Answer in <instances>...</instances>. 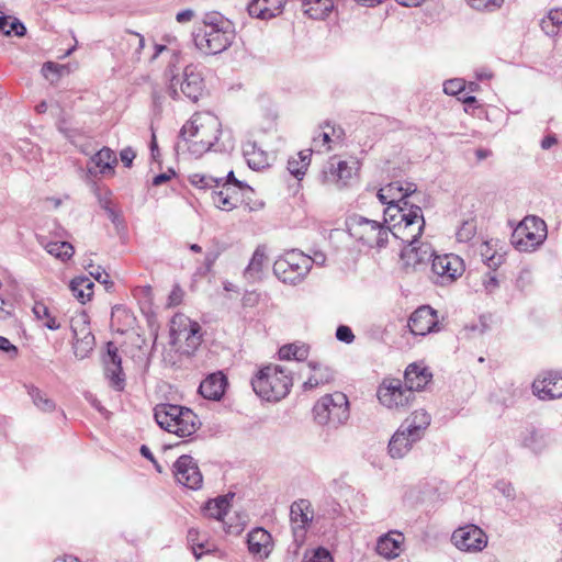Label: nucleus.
Listing matches in <instances>:
<instances>
[{
  "mask_svg": "<svg viewBox=\"0 0 562 562\" xmlns=\"http://www.w3.org/2000/svg\"><path fill=\"white\" fill-rule=\"evenodd\" d=\"M304 14L314 20H324L334 9V0H300Z\"/></svg>",
  "mask_w": 562,
  "mask_h": 562,
  "instance_id": "473e14b6",
  "label": "nucleus"
},
{
  "mask_svg": "<svg viewBox=\"0 0 562 562\" xmlns=\"http://www.w3.org/2000/svg\"><path fill=\"white\" fill-rule=\"evenodd\" d=\"M117 164L116 156L109 147L101 148L94 156L91 157L88 171L91 175L95 173V169H99L100 173H105L108 170H113V167Z\"/></svg>",
  "mask_w": 562,
  "mask_h": 562,
  "instance_id": "7c9ffc66",
  "label": "nucleus"
},
{
  "mask_svg": "<svg viewBox=\"0 0 562 562\" xmlns=\"http://www.w3.org/2000/svg\"><path fill=\"white\" fill-rule=\"evenodd\" d=\"M26 33V27L24 24L18 20L13 19V21L9 24V29L5 30L4 35L10 36L11 34H14L19 37L24 36Z\"/></svg>",
  "mask_w": 562,
  "mask_h": 562,
  "instance_id": "6e6d98bb",
  "label": "nucleus"
},
{
  "mask_svg": "<svg viewBox=\"0 0 562 562\" xmlns=\"http://www.w3.org/2000/svg\"><path fill=\"white\" fill-rule=\"evenodd\" d=\"M434 282L446 285L456 281L464 271L463 260L453 254L434 256L431 259Z\"/></svg>",
  "mask_w": 562,
  "mask_h": 562,
  "instance_id": "f8f14e48",
  "label": "nucleus"
},
{
  "mask_svg": "<svg viewBox=\"0 0 562 562\" xmlns=\"http://www.w3.org/2000/svg\"><path fill=\"white\" fill-rule=\"evenodd\" d=\"M90 276L93 277L98 282L106 284L109 283V274L100 266L94 267L90 265Z\"/></svg>",
  "mask_w": 562,
  "mask_h": 562,
  "instance_id": "e2e57ef3",
  "label": "nucleus"
},
{
  "mask_svg": "<svg viewBox=\"0 0 562 562\" xmlns=\"http://www.w3.org/2000/svg\"><path fill=\"white\" fill-rule=\"evenodd\" d=\"M27 393L31 396L34 405L43 412H53L56 407L53 400L46 396L38 387H27Z\"/></svg>",
  "mask_w": 562,
  "mask_h": 562,
  "instance_id": "37998d69",
  "label": "nucleus"
},
{
  "mask_svg": "<svg viewBox=\"0 0 562 562\" xmlns=\"http://www.w3.org/2000/svg\"><path fill=\"white\" fill-rule=\"evenodd\" d=\"M101 206L102 209L106 212V215L108 217L110 218V221L116 226L119 227L120 225L123 224V220L121 217V214L119 212H116L112 206H111V202L109 200H102L101 201Z\"/></svg>",
  "mask_w": 562,
  "mask_h": 562,
  "instance_id": "864d4df0",
  "label": "nucleus"
},
{
  "mask_svg": "<svg viewBox=\"0 0 562 562\" xmlns=\"http://www.w3.org/2000/svg\"><path fill=\"white\" fill-rule=\"evenodd\" d=\"M265 261H266L265 250L262 248L258 247L255 250L249 265L245 269V272H244L245 278L250 281L259 280Z\"/></svg>",
  "mask_w": 562,
  "mask_h": 562,
  "instance_id": "58836bf2",
  "label": "nucleus"
},
{
  "mask_svg": "<svg viewBox=\"0 0 562 562\" xmlns=\"http://www.w3.org/2000/svg\"><path fill=\"white\" fill-rule=\"evenodd\" d=\"M495 487L497 488V491L499 493H502V495L508 499H514L515 498V488L514 486L512 485V483L509 482H506V481H498L495 485Z\"/></svg>",
  "mask_w": 562,
  "mask_h": 562,
  "instance_id": "bf43d9fd",
  "label": "nucleus"
},
{
  "mask_svg": "<svg viewBox=\"0 0 562 562\" xmlns=\"http://www.w3.org/2000/svg\"><path fill=\"white\" fill-rule=\"evenodd\" d=\"M431 422L430 415L425 409H416L401 424L408 436L422 439Z\"/></svg>",
  "mask_w": 562,
  "mask_h": 562,
  "instance_id": "393cba45",
  "label": "nucleus"
},
{
  "mask_svg": "<svg viewBox=\"0 0 562 562\" xmlns=\"http://www.w3.org/2000/svg\"><path fill=\"white\" fill-rule=\"evenodd\" d=\"M532 391L542 401L562 397V373L546 372L533 381Z\"/></svg>",
  "mask_w": 562,
  "mask_h": 562,
  "instance_id": "a211bd4d",
  "label": "nucleus"
},
{
  "mask_svg": "<svg viewBox=\"0 0 562 562\" xmlns=\"http://www.w3.org/2000/svg\"><path fill=\"white\" fill-rule=\"evenodd\" d=\"M154 417L160 428L178 437H189L201 426L192 409L175 404H158L154 409Z\"/></svg>",
  "mask_w": 562,
  "mask_h": 562,
  "instance_id": "39448f33",
  "label": "nucleus"
},
{
  "mask_svg": "<svg viewBox=\"0 0 562 562\" xmlns=\"http://www.w3.org/2000/svg\"><path fill=\"white\" fill-rule=\"evenodd\" d=\"M336 338L339 341H342L346 344H351L355 340V335H353L352 330L350 329V327H348L346 325H340V326H338V328L336 330Z\"/></svg>",
  "mask_w": 562,
  "mask_h": 562,
  "instance_id": "4d7b16f0",
  "label": "nucleus"
},
{
  "mask_svg": "<svg viewBox=\"0 0 562 562\" xmlns=\"http://www.w3.org/2000/svg\"><path fill=\"white\" fill-rule=\"evenodd\" d=\"M220 191L212 192L213 204L222 211H232L241 201L237 195H231V186H223Z\"/></svg>",
  "mask_w": 562,
  "mask_h": 562,
  "instance_id": "f704fd0d",
  "label": "nucleus"
},
{
  "mask_svg": "<svg viewBox=\"0 0 562 562\" xmlns=\"http://www.w3.org/2000/svg\"><path fill=\"white\" fill-rule=\"evenodd\" d=\"M223 186H234L239 187L240 189L246 188L247 192H252V189L248 187L247 184L243 183L241 181L237 180L234 176V171L229 170L226 175V177H223V181L221 182L220 187Z\"/></svg>",
  "mask_w": 562,
  "mask_h": 562,
  "instance_id": "13d9d810",
  "label": "nucleus"
},
{
  "mask_svg": "<svg viewBox=\"0 0 562 562\" xmlns=\"http://www.w3.org/2000/svg\"><path fill=\"white\" fill-rule=\"evenodd\" d=\"M285 0H251L248 12L251 16L268 20L281 13Z\"/></svg>",
  "mask_w": 562,
  "mask_h": 562,
  "instance_id": "bb28decb",
  "label": "nucleus"
},
{
  "mask_svg": "<svg viewBox=\"0 0 562 562\" xmlns=\"http://www.w3.org/2000/svg\"><path fill=\"white\" fill-rule=\"evenodd\" d=\"M480 254L483 262L492 269L498 268L503 263V255L497 254L491 244V241H484L481 244Z\"/></svg>",
  "mask_w": 562,
  "mask_h": 562,
  "instance_id": "79ce46f5",
  "label": "nucleus"
},
{
  "mask_svg": "<svg viewBox=\"0 0 562 562\" xmlns=\"http://www.w3.org/2000/svg\"><path fill=\"white\" fill-rule=\"evenodd\" d=\"M121 357L117 353V348L113 342L108 344V352L104 357L105 375L110 380L111 385L121 391L124 387L123 370L121 366Z\"/></svg>",
  "mask_w": 562,
  "mask_h": 562,
  "instance_id": "412c9836",
  "label": "nucleus"
},
{
  "mask_svg": "<svg viewBox=\"0 0 562 562\" xmlns=\"http://www.w3.org/2000/svg\"><path fill=\"white\" fill-rule=\"evenodd\" d=\"M476 234V223L474 220L463 221L458 228L456 236L460 243L470 241Z\"/></svg>",
  "mask_w": 562,
  "mask_h": 562,
  "instance_id": "09e8293b",
  "label": "nucleus"
},
{
  "mask_svg": "<svg viewBox=\"0 0 562 562\" xmlns=\"http://www.w3.org/2000/svg\"><path fill=\"white\" fill-rule=\"evenodd\" d=\"M464 88H465L464 80L459 79V78L447 80L443 83V91L446 94H449V95H457V94L461 93L464 90Z\"/></svg>",
  "mask_w": 562,
  "mask_h": 562,
  "instance_id": "603ef678",
  "label": "nucleus"
},
{
  "mask_svg": "<svg viewBox=\"0 0 562 562\" xmlns=\"http://www.w3.org/2000/svg\"><path fill=\"white\" fill-rule=\"evenodd\" d=\"M202 342V328L198 322L177 314L170 322V344L181 355L191 356Z\"/></svg>",
  "mask_w": 562,
  "mask_h": 562,
  "instance_id": "0eeeda50",
  "label": "nucleus"
},
{
  "mask_svg": "<svg viewBox=\"0 0 562 562\" xmlns=\"http://www.w3.org/2000/svg\"><path fill=\"white\" fill-rule=\"evenodd\" d=\"M304 562H334L333 561V558L330 555V553L328 552V550L324 549V548H318L313 557L307 560V561H304Z\"/></svg>",
  "mask_w": 562,
  "mask_h": 562,
  "instance_id": "680f3d73",
  "label": "nucleus"
},
{
  "mask_svg": "<svg viewBox=\"0 0 562 562\" xmlns=\"http://www.w3.org/2000/svg\"><path fill=\"white\" fill-rule=\"evenodd\" d=\"M308 367L313 373L303 383L304 391L313 390L319 385L327 384L334 380V371L318 362H310Z\"/></svg>",
  "mask_w": 562,
  "mask_h": 562,
  "instance_id": "c85d7f7f",
  "label": "nucleus"
},
{
  "mask_svg": "<svg viewBox=\"0 0 562 562\" xmlns=\"http://www.w3.org/2000/svg\"><path fill=\"white\" fill-rule=\"evenodd\" d=\"M405 244L406 246L401 252V259L406 269L422 270L435 256L431 246L427 243H418V238Z\"/></svg>",
  "mask_w": 562,
  "mask_h": 562,
  "instance_id": "dca6fc26",
  "label": "nucleus"
},
{
  "mask_svg": "<svg viewBox=\"0 0 562 562\" xmlns=\"http://www.w3.org/2000/svg\"><path fill=\"white\" fill-rule=\"evenodd\" d=\"M249 552L259 559H266L272 552L273 542L271 535L263 528H255L248 533Z\"/></svg>",
  "mask_w": 562,
  "mask_h": 562,
  "instance_id": "4be33fe9",
  "label": "nucleus"
},
{
  "mask_svg": "<svg viewBox=\"0 0 562 562\" xmlns=\"http://www.w3.org/2000/svg\"><path fill=\"white\" fill-rule=\"evenodd\" d=\"M244 156L248 166L254 170H260L269 166L270 156L254 142H247L243 146Z\"/></svg>",
  "mask_w": 562,
  "mask_h": 562,
  "instance_id": "c756f323",
  "label": "nucleus"
},
{
  "mask_svg": "<svg viewBox=\"0 0 562 562\" xmlns=\"http://www.w3.org/2000/svg\"><path fill=\"white\" fill-rule=\"evenodd\" d=\"M357 162H352L350 165L348 161L340 160L337 162L336 168L331 171V175L336 178V181L340 186H346L348 180L351 179L353 171H355V165Z\"/></svg>",
  "mask_w": 562,
  "mask_h": 562,
  "instance_id": "49530a36",
  "label": "nucleus"
},
{
  "mask_svg": "<svg viewBox=\"0 0 562 562\" xmlns=\"http://www.w3.org/2000/svg\"><path fill=\"white\" fill-rule=\"evenodd\" d=\"M42 245L49 255L61 261L70 259L75 254L74 246L68 241H48Z\"/></svg>",
  "mask_w": 562,
  "mask_h": 562,
  "instance_id": "ea45409f",
  "label": "nucleus"
},
{
  "mask_svg": "<svg viewBox=\"0 0 562 562\" xmlns=\"http://www.w3.org/2000/svg\"><path fill=\"white\" fill-rule=\"evenodd\" d=\"M260 294L256 291L246 292L243 296V305L254 307L259 303Z\"/></svg>",
  "mask_w": 562,
  "mask_h": 562,
  "instance_id": "0e129e2a",
  "label": "nucleus"
},
{
  "mask_svg": "<svg viewBox=\"0 0 562 562\" xmlns=\"http://www.w3.org/2000/svg\"><path fill=\"white\" fill-rule=\"evenodd\" d=\"M195 47L204 55H216L226 50L235 38L234 24L218 12L204 14L201 24L193 31Z\"/></svg>",
  "mask_w": 562,
  "mask_h": 562,
  "instance_id": "f03ea898",
  "label": "nucleus"
},
{
  "mask_svg": "<svg viewBox=\"0 0 562 562\" xmlns=\"http://www.w3.org/2000/svg\"><path fill=\"white\" fill-rule=\"evenodd\" d=\"M0 351L7 353L10 359H15L19 355L18 347L3 336H0Z\"/></svg>",
  "mask_w": 562,
  "mask_h": 562,
  "instance_id": "5fc2aeb1",
  "label": "nucleus"
},
{
  "mask_svg": "<svg viewBox=\"0 0 562 562\" xmlns=\"http://www.w3.org/2000/svg\"><path fill=\"white\" fill-rule=\"evenodd\" d=\"M477 11H495L503 5L504 0H467Z\"/></svg>",
  "mask_w": 562,
  "mask_h": 562,
  "instance_id": "3c124183",
  "label": "nucleus"
},
{
  "mask_svg": "<svg viewBox=\"0 0 562 562\" xmlns=\"http://www.w3.org/2000/svg\"><path fill=\"white\" fill-rule=\"evenodd\" d=\"M412 334L425 336L440 330L438 313L429 305H423L414 311L408 319Z\"/></svg>",
  "mask_w": 562,
  "mask_h": 562,
  "instance_id": "f3484780",
  "label": "nucleus"
},
{
  "mask_svg": "<svg viewBox=\"0 0 562 562\" xmlns=\"http://www.w3.org/2000/svg\"><path fill=\"white\" fill-rule=\"evenodd\" d=\"M288 170L296 178H300L305 173V169L302 168V165H300L299 160L296 158H291L288 161Z\"/></svg>",
  "mask_w": 562,
  "mask_h": 562,
  "instance_id": "69168bd1",
  "label": "nucleus"
},
{
  "mask_svg": "<svg viewBox=\"0 0 562 562\" xmlns=\"http://www.w3.org/2000/svg\"><path fill=\"white\" fill-rule=\"evenodd\" d=\"M173 475L176 481L191 490L202 486V473L191 456L182 454L173 463Z\"/></svg>",
  "mask_w": 562,
  "mask_h": 562,
  "instance_id": "2eb2a0df",
  "label": "nucleus"
},
{
  "mask_svg": "<svg viewBox=\"0 0 562 562\" xmlns=\"http://www.w3.org/2000/svg\"><path fill=\"white\" fill-rule=\"evenodd\" d=\"M407 390L414 394V391L423 390L432 379L431 372L417 363L409 364L404 373Z\"/></svg>",
  "mask_w": 562,
  "mask_h": 562,
  "instance_id": "b1692460",
  "label": "nucleus"
},
{
  "mask_svg": "<svg viewBox=\"0 0 562 562\" xmlns=\"http://www.w3.org/2000/svg\"><path fill=\"white\" fill-rule=\"evenodd\" d=\"M347 228L352 238L369 248L385 247L391 235L389 226L361 215L349 217Z\"/></svg>",
  "mask_w": 562,
  "mask_h": 562,
  "instance_id": "6e6552de",
  "label": "nucleus"
},
{
  "mask_svg": "<svg viewBox=\"0 0 562 562\" xmlns=\"http://www.w3.org/2000/svg\"><path fill=\"white\" fill-rule=\"evenodd\" d=\"M413 397L411 390L398 379H385L378 389L380 403L390 409L406 407Z\"/></svg>",
  "mask_w": 562,
  "mask_h": 562,
  "instance_id": "ddd939ff",
  "label": "nucleus"
},
{
  "mask_svg": "<svg viewBox=\"0 0 562 562\" xmlns=\"http://www.w3.org/2000/svg\"><path fill=\"white\" fill-rule=\"evenodd\" d=\"M229 502L226 496H220L206 503L204 507L205 515L224 521L225 516L228 515Z\"/></svg>",
  "mask_w": 562,
  "mask_h": 562,
  "instance_id": "4c0bfd02",
  "label": "nucleus"
},
{
  "mask_svg": "<svg viewBox=\"0 0 562 562\" xmlns=\"http://www.w3.org/2000/svg\"><path fill=\"white\" fill-rule=\"evenodd\" d=\"M165 77L168 81V93L173 100H178L180 97L178 86L184 97L193 102L202 95L204 80L198 66L188 65L180 75L176 72L173 65H169L165 71Z\"/></svg>",
  "mask_w": 562,
  "mask_h": 562,
  "instance_id": "423d86ee",
  "label": "nucleus"
},
{
  "mask_svg": "<svg viewBox=\"0 0 562 562\" xmlns=\"http://www.w3.org/2000/svg\"><path fill=\"white\" fill-rule=\"evenodd\" d=\"M293 385L290 370L279 364H267L259 369L251 379L255 393L268 402H278L284 398Z\"/></svg>",
  "mask_w": 562,
  "mask_h": 562,
  "instance_id": "20e7f679",
  "label": "nucleus"
},
{
  "mask_svg": "<svg viewBox=\"0 0 562 562\" xmlns=\"http://www.w3.org/2000/svg\"><path fill=\"white\" fill-rule=\"evenodd\" d=\"M195 16V12L192 9H186L176 14V21L178 23H189Z\"/></svg>",
  "mask_w": 562,
  "mask_h": 562,
  "instance_id": "774afa93",
  "label": "nucleus"
},
{
  "mask_svg": "<svg viewBox=\"0 0 562 562\" xmlns=\"http://www.w3.org/2000/svg\"><path fill=\"white\" fill-rule=\"evenodd\" d=\"M70 328L72 331L74 340L94 338L88 316L85 313H80L70 319Z\"/></svg>",
  "mask_w": 562,
  "mask_h": 562,
  "instance_id": "e433bc0d",
  "label": "nucleus"
},
{
  "mask_svg": "<svg viewBox=\"0 0 562 562\" xmlns=\"http://www.w3.org/2000/svg\"><path fill=\"white\" fill-rule=\"evenodd\" d=\"M151 104L154 114L157 116L160 115L162 112L164 95L157 89H154L151 92Z\"/></svg>",
  "mask_w": 562,
  "mask_h": 562,
  "instance_id": "052dcab7",
  "label": "nucleus"
},
{
  "mask_svg": "<svg viewBox=\"0 0 562 562\" xmlns=\"http://www.w3.org/2000/svg\"><path fill=\"white\" fill-rule=\"evenodd\" d=\"M278 353L281 360L295 359L302 361L307 357V348L305 346L290 344L282 346Z\"/></svg>",
  "mask_w": 562,
  "mask_h": 562,
  "instance_id": "a18cd8bd",
  "label": "nucleus"
},
{
  "mask_svg": "<svg viewBox=\"0 0 562 562\" xmlns=\"http://www.w3.org/2000/svg\"><path fill=\"white\" fill-rule=\"evenodd\" d=\"M190 183L199 189L220 188L223 181V176H211L200 172H194L189 176Z\"/></svg>",
  "mask_w": 562,
  "mask_h": 562,
  "instance_id": "a19ab883",
  "label": "nucleus"
},
{
  "mask_svg": "<svg viewBox=\"0 0 562 562\" xmlns=\"http://www.w3.org/2000/svg\"><path fill=\"white\" fill-rule=\"evenodd\" d=\"M384 222H394L389 226L390 233L402 243H412L419 238L425 227L422 209L409 201L387 205L384 211Z\"/></svg>",
  "mask_w": 562,
  "mask_h": 562,
  "instance_id": "7ed1b4c3",
  "label": "nucleus"
},
{
  "mask_svg": "<svg viewBox=\"0 0 562 562\" xmlns=\"http://www.w3.org/2000/svg\"><path fill=\"white\" fill-rule=\"evenodd\" d=\"M390 202L402 203L408 201V198L416 192L417 187L413 182L402 183L401 181H394L384 187Z\"/></svg>",
  "mask_w": 562,
  "mask_h": 562,
  "instance_id": "72a5a7b5",
  "label": "nucleus"
},
{
  "mask_svg": "<svg viewBox=\"0 0 562 562\" xmlns=\"http://www.w3.org/2000/svg\"><path fill=\"white\" fill-rule=\"evenodd\" d=\"M547 235L546 222L538 216L528 215L514 229L512 244L519 251L530 252L543 244Z\"/></svg>",
  "mask_w": 562,
  "mask_h": 562,
  "instance_id": "9b49d317",
  "label": "nucleus"
},
{
  "mask_svg": "<svg viewBox=\"0 0 562 562\" xmlns=\"http://www.w3.org/2000/svg\"><path fill=\"white\" fill-rule=\"evenodd\" d=\"M313 412L319 425L337 428L346 424L350 417L348 397L341 392L326 394L317 401Z\"/></svg>",
  "mask_w": 562,
  "mask_h": 562,
  "instance_id": "1a4fd4ad",
  "label": "nucleus"
},
{
  "mask_svg": "<svg viewBox=\"0 0 562 562\" xmlns=\"http://www.w3.org/2000/svg\"><path fill=\"white\" fill-rule=\"evenodd\" d=\"M94 347V338L78 339L74 341L72 349L75 357L79 360L86 359Z\"/></svg>",
  "mask_w": 562,
  "mask_h": 562,
  "instance_id": "8fccbe9b",
  "label": "nucleus"
},
{
  "mask_svg": "<svg viewBox=\"0 0 562 562\" xmlns=\"http://www.w3.org/2000/svg\"><path fill=\"white\" fill-rule=\"evenodd\" d=\"M519 441L522 448L539 456L549 450L555 440L550 432L532 427L520 434Z\"/></svg>",
  "mask_w": 562,
  "mask_h": 562,
  "instance_id": "6ab92c4d",
  "label": "nucleus"
},
{
  "mask_svg": "<svg viewBox=\"0 0 562 562\" xmlns=\"http://www.w3.org/2000/svg\"><path fill=\"white\" fill-rule=\"evenodd\" d=\"M562 24V10L552 9L541 21V27L547 34H554L555 27Z\"/></svg>",
  "mask_w": 562,
  "mask_h": 562,
  "instance_id": "de8ad7c7",
  "label": "nucleus"
},
{
  "mask_svg": "<svg viewBox=\"0 0 562 562\" xmlns=\"http://www.w3.org/2000/svg\"><path fill=\"white\" fill-rule=\"evenodd\" d=\"M33 313L37 319L44 321V326L48 329L56 330L60 324L50 315L48 307L41 302H36L33 306Z\"/></svg>",
  "mask_w": 562,
  "mask_h": 562,
  "instance_id": "c03bdc74",
  "label": "nucleus"
},
{
  "mask_svg": "<svg viewBox=\"0 0 562 562\" xmlns=\"http://www.w3.org/2000/svg\"><path fill=\"white\" fill-rule=\"evenodd\" d=\"M188 543L194 554L195 559H201L203 554L218 552V557L222 558L224 554L218 551L213 542H211L205 533L200 532L196 528H190L188 530Z\"/></svg>",
  "mask_w": 562,
  "mask_h": 562,
  "instance_id": "a878e982",
  "label": "nucleus"
},
{
  "mask_svg": "<svg viewBox=\"0 0 562 562\" xmlns=\"http://www.w3.org/2000/svg\"><path fill=\"white\" fill-rule=\"evenodd\" d=\"M419 440V438L408 436V432L400 426L390 439L389 453L394 459H401L406 456Z\"/></svg>",
  "mask_w": 562,
  "mask_h": 562,
  "instance_id": "5701e85b",
  "label": "nucleus"
},
{
  "mask_svg": "<svg viewBox=\"0 0 562 562\" xmlns=\"http://www.w3.org/2000/svg\"><path fill=\"white\" fill-rule=\"evenodd\" d=\"M93 286V282L88 277H78L70 282L74 296L82 304L91 299Z\"/></svg>",
  "mask_w": 562,
  "mask_h": 562,
  "instance_id": "c9c22d12",
  "label": "nucleus"
},
{
  "mask_svg": "<svg viewBox=\"0 0 562 562\" xmlns=\"http://www.w3.org/2000/svg\"><path fill=\"white\" fill-rule=\"evenodd\" d=\"M403 541V535L391 532L380 537L376 543V552L387 559L396 558L400 554V546Z\"/></svg>",
  "mask_w": 562,
  "mask_h": 562,
  "instance_id": "2f4dec72",
  "label": "nucleus"
},
{
  "mask_svg": "<svg viewBox=\"0 0 562 562\" xmlns=\"http://www.w3.org/2000/svg\"><path fill=\"white\" fill-rule=\"evenodd\" d=\"M451 541L459 550L467 552H479L487 546L485 532L475 525H467L456 529Z\"/></svg>",
  "mask_w": 562,
  "mask_h": 562,
  "instance_id": "4468645a",
  "label": "nucleus"
},
{
  "mask_svg": "<svg viewBox=\"0 0 562 562\" xmlns=\"http://www.w3.org/2000/svg\"><path fill=\"white\" fill-rule=\"evenodd\" d=\"M225 385L226 376L222 372H216L201 382L199 392L204 398L218 401L225 392Z\"/></svg>",
  "mask_w": 562,
  "mask_h": 562,
  "instance_id": "cd10ccee",
  "label": "nucleus"
},
{
  "mask_svg": "<svg viewBox=\"0 0 562 562\" xmlns=\"http://www.w3.org/2000/svg\"><path fill=\"white\" fill-rule=\"evenodd\" d=\"M120 157L124 166L130 168L133 164L134 158L136 157V154L131 147H127L120 153Z\"/></svg>",
  "mask_w": 562,
  "mask_h": 562,
  "instance_id": "338daca9",
  "label": "nucleus"
},
{
  "mask_svg": "<svg viewBox=\"0 0 562 562\" xmlns=\"http://www.w3.org/2000/svg\"><path fill=\"white\" fill-rule=\"evenodd\" d=\"M313 519V509L307 499H299L290 507V520L295 539H303L305 529Z\"/></svg>",
  "mask_w": 562,
  "mask_h": 562,
  "instance_id": "aec40b11",
  "label": "nucleus"
},
{
  "mask_svg": "<svg viewBox=\"0 0 562 562\" xmlns=\"http://www.w3.org/2000/svg\"><path fill=\"white\" fill-rule=\"evenodd\" d=\"M220 133L221 122L216 115L211 112L195 113L182 126L178 148L200 157L214 146Z\"/></svg>",
  "mask_w": 562,
  "mask_h": 562,
  "instance_id": "f257e3e1",
  "label": "nucleus"
},
{
  "mask_svg": "<svg viewBox=\"0 0 562 562\" xmlns=\"http://www.w3.org/2000/svg\"><path fill=\"white\" fill-rule=\"evenodd\" d=\"M311 268L310 256L291 249L274 261L273 273L283 283L296 284L304 280Z\"/></svg>",
  "mask_w": 562,
  "mask_h": 562,
  "instance_id": "9d476101",
  "label": "nucleus"
}]
</instances>
